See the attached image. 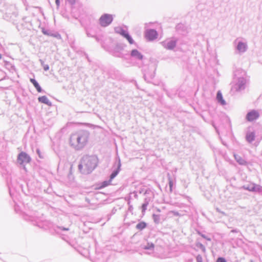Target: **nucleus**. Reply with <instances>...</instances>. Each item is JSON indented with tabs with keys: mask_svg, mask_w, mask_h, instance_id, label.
I'll return each mask as SVG.
<instances>
[{
	"mask_svg": "<svg viewBox=\"0 0 262 262\" xmlns=\"http://www.w3.org/2000/svg\"><path fill=\"white\" fill-rule=\"evenodd\" d=\"M124 46L122 44H117L115 47V49L120 51H122L124 49Z\"/></svg>",
	"mask_w": 262,
	"mask_h": 262,
	"instance_id": "nucleus-34",
	"label": "nucleus"
},
{
	"mask_svg": "<svg viewBox=\"0 0 262 262\" xmlns=\"http://www.w3.org/2000/svg\"><path fill=\"white\" fill-rule=\"evenodd\" d=\"M238 231L237 229H233L231 231V232H237Z\"/></svg>",
	"mask_w": 262,
	"mask_h": 262,
	"instance_id": "nucleus-46",
	"label": "nucleus"
},
{
	"mask_svg": "<svg viewBox=\"0 0 262 262\" xmlns=\"http://www.w3.org/2000/svg\"><path fill=\"white\" fill-rule=\"evenodd\" d=\"M133 209V207L132 206H130L128 208V210L131 211Z\"/></svg>",
	"mask_w": 262,
	"mask_h": 262,
	"instance_id": "nucleus-47",
	"label": "nucleus"
},
{
	"mask_svg": "<svg viewBox=\"0 0 262 262\" xmlns=\"http://www.w3.org/2000/svg\"><path fill=\"white\" fill-rule=\"evenodd\" d=\"M199 234L201 235V236L202 237H203L204 238L206 239V240L209 241H211L210 238L207 237L205 234H201V233H199Z\"/></svg>",
	"mask_w": 262,
	"mask_h": 262,
	"instance_id": "nucleus-40",
	"label": "nucleus"
},
{
	"mask_svg": "<svg viewBox=\"0 0 262 262\" xmlns=\"http://www.w3.org/2000/svg\"><path fill=\"white\" fill-rule=\"evenodd\" d=\"M195 245L198 248L200 249L203 253H205L206 252V250L205 246L199 241L198 238L196 239Z\"/></svg>",
	"mask_w": 262,
	"mask_h": 262,
	"instance_id": "nucleus-19",
	"label": "nucleus"
},
{
	"mask_svg": "<svg viewBox=\"0 0 262 262\" xmlns=\"http://www.w3.org/2000/svg\"><path fill=\"white\" fill-rule=\"evenodd\" d=\"M150 199L149 198H145L144 201V203L142 205V212L144 213L147 209V206L149 204Z\"/></svg>",
	"mask_w": 262,
	"mask_h": 262,
	"instance_id": "nucleus-22",
	"label": "nucleus"
},
{
	"mask_svg": "<svg viewBox=\"0 0 262 262\" xmlns=\"http://www.w3.org/2000/svg\"><path fill=\"white\" fill-rule=\"evenodd\" d=\"M31 158L30 156L25 152H20L17 156L18 163L20 165H24L25 163L30 162Z\"/></svg>",
	"mask_w": 262,
	"mask_h": 262,
	"instance_id": "nucleus-6",
	"label": "nucleus"
},
{
	"mask_svg": "<svg viewBox=\"0 0 262 262\" xmlns=\"http://www.w3.org/2000/svg\"><path fill=\"white\" fill-rule=\"evenodd\" d=\"M69 4L73 5L75 3V0H67Z\"/></svg>",
	"mask_w": 262,
	"mask_h": 262,
	"instance_id": "nucleus-42",
	"label": "nucleus"
},
{
	"mask_svg": "<svg viewBox=\"0 0 262 262\" xmlns=\"http://www.w3.org/2000/svg\"><path fill=\"white\" fill-rule=\"evenodd\" d=\"M236 48L239 52L244 53L247 51L248 47L246 43L239 41Z\"/></svg>",
	"mask_w": 262,
	"mask_h": 262,
	"instance_id": "nucleus-13",
	"label": "nucleus"
},
{
	"mask_svg": "<svg viewBox=\"0 0 262 262\" xmlns=\"http://www.w3.org/2000/svg\"><path fill=\"white\" fill-rule=\"evenodd\" d=\"M150 193H151V190L150 188H148L146 190H145V191L144 192V195H148Z\"/></svg>",
	"mask_w": 262,
	"mask_h": 262,
	"instance_id": "nucleus-38",
	"label": "nucleus"
},
{
	"mask_svg": "<svg viewBox=\"0 0 262 262\" xmlns=\"http://www.w3.org/2000/svg\"><path fill=\"white\" fill-rule=\"evenodd\" d=\"M25 220H30V221H33L34 220L33 219H32V218L30 219V217L29 219H27V217H26Z\"/></svg>",
	"mask_w": 262,
	"mask_h": 262,
	"instance_id": "nucleus-48",
	"label": "nucleus"
},
{
	"mask_svg": "<svg viewBox=\"0 0 262 262\" xmlns=\"http://www.w3.org/2000/svg\"><path fill=\"white\" fill-rule=\"evenodd\" d=\"M85 32H86V35L88 37H96V35L95 34H92L90 31L89 30V28H86L85 29Z\"/></svg>",
	"mask_w": 262,
	"mask_h": 262,
	"instance_id": "nucleus-33",
	"label": "nucleus"
},
{
	"mask_svg": "<svg viewBox=\"0 0 262 262\" xmlns=\"http://www.w3.org/2000/svg\"><path fill=\"white\" fill-rule=\"evenodd\" d=\"M152 219L156 224H159L160 222V215L159 214H153Z\"/></svg>",
	"mask_w": 262,
	"mask_h": 262,
	"instance_id": "nucleus-28",
	"label": "nucleus"
},
{
	"mask_svg": "<svg viewBox=\"0 0 262 262\" xmlns=\"http://www.w3.org/2000/svg\"><path fill=\"white\" fill-rule=\"evenodd\" d=\"M113 55L115 57H120V58H123L124 56L123 54L121 52V51L117 50L115 49H114V50L113 52Z\"/></svg>",
	"mask_w": 262,
	"mask_h": 262,
	"instance_id": "nucleus-27",
	"label": "nucleus"
},
{
	"mask_svg": "<svg viewBox=\"0 0 262 262\" xmlns=\"http://www.w3.org/2000/svg\"><path fill=\"white\" fill-rule=\"evenodd\" d=\"M216 99L222 105H224L226 104V101L223 99L222 94L220 92L217 93Z\"/></svg>",
	"mask_w": 262,
	"mask_h": 262,
	"instance_id": "nucleus-20",
	"label": "nucleus"
},
{
	"mask_svg": "<svg viewBox=\"0 0 262 262\" xmlns=\"http://www.w3.org/2000/svg\"><path fill=\"white\" fill-rule=\"evenodd\" d=\"M130 57L137 60L142 61L143 59V55L137 49H133L130 51Z\"/></svg>",
	"mask_w": 262,
	"mask_h": 262,
	"instance_id": "nucleus-10",
	"label": "nucleus"
},
{
	"mask_svg": "<svg viewBox=\"0 0 262 262\" xmlns=\"http://www.w3.org/2000/svg\"><path fill=\"white\" fill-rule=\"evenodd\" d=\"M111 182H112V181H110V179H109V180H108V181H103L102 183L101 187H105L107 186L108 185H109L110 184Z\"/></svg>",
	"mask_w": 262,
	"mask_h": 262,
	"instance_id": "nucleus-35",
	"label": "nucleus"
},
{
	"mask_svg": "<svg viewBox=\"0 0 262 262\" xmlns=\"http://www.w3.org/2000/svg\"><path fill=\"white\" fill-rule=\"evenodd\" d=\"M155 69L154 67H145L143 69L144 78L145 81L150 82L155 77Z\"/></svg>",
	"mask_w": 262,
	"mask_h": 262,
	"instance_id": "nucleus-4",
	"label": "nucleus"
},
{
	"mask_svg": "<svg viewBox=\"0 0 262 262\" xmlns=\"http://www.w3.org/2000/svg\"><path fill=\"white\" fill-rule=\"evenodd\" d=\"M216 210L218 211V212H220L219 209L218 208L216 209Z\"/></svg>",
	"mask_w": 262,
	"mask_h": 262,
	"instance_id": "nucleus-52",
	"label": "nucleus"
},
{
	"mask_svg": "<svg viewBox=\"0 0 262 262\" xmlns=\"http://www.w3.org/2000/svg\"><path fill=\"white\" fill-rule=\"evenodd\" d=\"M55 3L57 6V7L58 8L60 6V1L59 0H55Z\"/></svg>",
	"mask_w": 262,
	"mask_h": 262,
	"instance_id": "nucleus-43",
	"label": "nucleus"
},
{
	"mask_svg": "<svg viewBox=\"0 0 262 262\" xmlns=\"http://www.w3.org/2000/svg\"><path fill=\"white\" fill-rule=\"evenodd\" d=\"M120 167L121 162L119 160L118 163L117 164V167L113 170L110 176V181H112L118 174L119 171H120Z\"/></svg>",
	"mask_w": 262,
	"mask_h": 262,
	"instance_id": "nucleus-12",
	"label": "nucleus"
},
{
	"mask_svg": "<svg viewBox=\"0 0 262 262\" xmlns=\"http://www.w3.org/2000/svg\"><path fill=\"white\" fill-rule=\"evenodd\" d=\"M30 81L33 84L38 92L41 93L42 92V90L41 86L35 79L30 78Z\"/></svg>",
	"mask_w": 262,
	"mask_h": 262,
	"instance_id": "nucleus-17",
	"label": "nucleus"
},
{
	"mask_svg": "<svg viewBox=\"0 0 262 262\" xmlns=\"http://www.w3.org/2000/svg\"><path fill=\"white\" fill-rule=\"evenodd\" d=\"M146 227L147 224L145 222L142 221L137 224L136 228L137 229L141 231L145 229Z\"/></svg>",
	"mask_w": 262,
	"mask_h": 262,
	"instance_id": "nucleus-21",
	"label": "nucleus"
},
{
	"mask_svg": "<svg viewBox=\"0 0 262 262\" xmlns=\"http://www.w3.org/2000/svg\"><path fill=\"white\" fill-rule=\"evenodd\" d=\"M155 245L152 243H147V245L143 247V249L145 250H149L153 251L154 249Z\"/></svg>",
	"mask_w": 262,
	"mask_h": 262,
	"instance_id": "nucleus-26",
	"label": "nucleus"
},
{
	"mask_svg": "<svg viewBox=\"0 0 262 262\" xmlns=\"http://www.w3.org/2000/svg\"><path fill=\"white\" fill-rule=\"evenodd\" d=\"M24 169L25 170V171H27L26 170V168L25 167V166L24 165Z\"/></svg>",
	"mask_w": 262,
	"mask_h": 262,
	"instance_id": "nucleus-50",
	"label": "nucleus"
},
{
	"mask_svg": "<svg viewBox=\"0 0 262 262\" xmlns=\"http://www.w3.org/2000/svg\"><path fill=\"white\" fill-rule=\"evenodd\" d=\"M216 262H227V261L225 258L220 257L217 258Z\"/></svg>",
	"mask_w": 262,
	"mask_h": 262,
	"instance_id": "nucleus-36",
	"label": "nucleus"
},
{
	"mask_svg": "<svg viewBox=\"0 0 262 262\" xmlns=\"http://www.w3.org/2000/svg\"><path fill=\"white\" fill-rule=\"evenodd\" d=\"M115 31L116 33L120 34L123 37H124L128 33V31L127 30H124L121 27H115Z\"/></svg>",
	"mask_w": 262,
	"mask_h": 262,
	"instance_id": "nucleus-16",
	"label": "nucleus"
},
{
	"mask_svg": "<svg viewBox=\"0 0 262 262\" xmlns=\"http://www.w3.org/2000/svg\"><path fill=\"white\" fill-rule=\"evenodd\" d=\"M234 158L236 161L241 165H246L247 164V162L242 157L240 156L234 154Z\"/></svg>",
	"mask_w": 262,
	"mask_h": 262,
	"instance_id": "nucleus-15",
	"label": "nucleus"
},
{
	"mask_svg": "<svg viewBox=\"0 0 262 262\" xmlns=\"http://www.w3.org/2000/svg\"><path fill=\"white\" fill-rule=\"evenodd\" d=\"M184 28H185V26L183 24H179L176 26V29L178 32H181V31L183 30Z\"/></svg>",
	"mask_w": 262,
	"mask_h": 262,
	"instance_id": "nucleus-31",
	"label": "nucleus"
},
{
	"mask_svg": "<svg viewBox=\"0 0 262 262\" xmlns=\"http://www.w3.org/2000/svg\"><path fill=\"white\" fill-rule=\"evenodd\" d=\"M90 133L88 130H79L71 135L70 144L76 150H81L86 145Z\"/></svg>",
	"mask_w": 262,
	"mask_h": 262,
	"instance_id": "nucleus-1",
	"label": "nucleus"
},
{
	"mask_svg": "<svg viewBox=\"0 0 262 262\" xmlns=\"http://www.w3.org/2000/svg\"><path fill=\"white\" fill-rule=\"evenodd\" d=\"M177 40L175 38L166 39L162 42L161 44L164 48L167 50H173L176 46Z\"/></svg>",
	"mask_w": 262,
	"mask_h": 262,
	"instance_id": "nucleus-7",
	"label": "nucleus"
},
{
	"mask_svg": "<svg viewBox=\"0 0 262 262\" xmlns=\"http://www.w3.org/2000/svg\"><path fill=\"white\" fill-rule=\"evenodd\" d=\"M38 100L39 102L46 104L48 106H51L52 105V102L48 99L47 97L46 96H42L38 97Z\"/></svg>",
	"mask_w": 262,
	"mask_h": 262,
	"instance_id": "nucleus-14",
	"label": "nucleus"
},
{
	"mask_svg": "<svg viewBox=\"0 0 262 262\" xmlns=\"http://www.w3.org/2000/svg\"><path fill=\"white\" fill-rule=\"evenodd\" d=\"M123 37L126 38L130 45L134 44L136 45V42H135L132 36L129 34L128 32Z\"/></svg>",
	"mask_w": 262,
	"mask_h": 262,
	"instance_id": "nucleus-24",
	"label": "nucleus"
},
{
	"mask_svg": "<svg viewBox=\"0 0 262 262\" xmlns=\"http://www.w3.org/2000/svg\"><path fill=\"white\" fill-rule=\"evenodd\" d=\"M259 116V114L258 112L253 110L247 113L246 118L248 121L251 122L258 119Z\"/></svg>",
	"mask_w": 262,
	"mask_h": 262,
	"instance_id": "nucleus-9",
	"label": "nucleus"
},
{
	"mask_svg": "<svg viewBox=\"0 0 262 262\" xmlns=\"http://www.w3.org/2000/svg\"><path fill=\"white\" fill-rule=\"evenodd\" d=\"M247 82L246 79L243 77H238L237 82L232 86V91L240 92L245 90Z\"/></svg>",
	"mask_w": 262,
	"mask_h": 262,
	"instance_id": "nucleus-5",
	"label": "nucleus"
},
{
	"mask_svg": "<svg viewBox=\"0 0 262 262\" xmlns=\"http://www.w3.org/2000/svg\"><path fill=\"white\" fill-rule=\"evenodd\" d=\"M254 190L252 192H261L262 191V187L259 185H257L254 183L253 187Z\"/></svg>",
	"mask_w": 262,
	"mask_h": 262,
	"instance_id": "nucleus-30",
	"label": "nucleus"
},
{
	"mask_svg": "<svg viewBox=\"0 0 262 262\" xmlns=\"http://www.w3.org/2000/svg\"><path fill=\"white\" fill-rule=\"evenodd\" d=\"M251 262H253V261H252V260H251Z\"/></svg>",
	"mask_w": 262,
	"mask_h": 262,
	"instance_id": "nucleus-53",
	"label": "nucleus"
},
{
	"mask_svg": "<svg viewBox=\"0 0 262 262\" xmlns=\"http://www.w3.org/2000/svg\"><path fill=\"white\" fill-rule=\"evenodd\" d=\"M37 154H38V155L39 157L40 158H42V157L40 156V151H39V150L38 149H37Z\"/></svg>",
	"mask_w": 262,
	"mask_h": 262,
	"instance_id": "nucleus-45",
	"label": "nucleus"
},
{
	"mask_svg": "<svg viewBox=\"0 0 262 262\" xmlns=\"http://www.w3.org/2000/svg\"><path fill=\"white\" fill-rule=\"evenodd\" d=\"M130 195H134V197L136 199H137L138 198V195H137V192L136 191H134V192H131L130 193Z\"/></svg>",
	"mask_w": 262,
	"mask_h": 262,
	"instance_id": "nucleus-41",
	"label": "nucleus"
},
{
	"mask_svg": "<svg viewBox=\"0 0 262 262\" xmlns=\"http://www.w3.org/2000/svg\"><path fill=\"white\" fill-rule=\"evenodd\" d=\"M145 191V190L144 188H140L139 190H138V192L139 193H144Z\"/></svg>",
	"mask_w": 262,
	"mask_h": 262,
	"instance_id": "nucleus-44",
	"label": "nucleus"
},
{
	"mask_svg": "<svg viewBox=\"0 0 262 262\" xmlns=\"http://www.w3.org/2000/svg\"><path fill=\"white\" fill-rule=\"evenodd\" d=\"M2 55L0 54V59L2 58Z\"/></svg>",
	"mask_w": 262,
	"mask_h": 262,
	"instance_id": "nucleus-51",
	"label": "nucleus"
},
{
	"mask_svg": "<svg viewBox=\"0 0 262 262\" xmlns=\"http://www.w3.org/2000/svg\"><path fill=\"white\" fill-rule=\"evenodd\" d=\"M42 32L44 35H46L49 36H52L57 39H61V35L58 32H53L52 31L46 29L45 28L42 29Z\"/></svg>",
	"mask_w": 262,
	"mask_h": 262,
	"instance_id": "nucleus-11",
	"label": "nucleus"
},
{
	"mask_svg": "<svg viewBox=\"0 0 262 262\" xmlns=\"http://www.w3.org/2000/svg\"><path fill=\"white\" fill-rule=\"evenodd\" d=\"M168 184L169 186L170 192H171L172 191L173 182L172 179L170 177L168 178Z\"/></svg>",
	"mask_w": 262,
	"mask_h": 262,
	"instance_id": "nucleus-32",
	"label": "nucleus"
},
{
	"mask_svg": "<svg viewBox=\"0 0 262 262\" xmlns=\"http://www.w3.org/2000/svg\"><path fill=\"white\" fill-rule=\"evenodd\" d=\"M55 231L57 233H61L62 231H66L69 230V228H65L60 226H56L54 228Z\"/></svg>",
	"mask_w": 262,
	"mask_h": 262,
	"instance_id": "nucleus-23",
	"label": "nucleus"
},
{
	"mask_svg": "<svg viewBox=\"0 0 262 262\" xmlns=\"http://www.w3.org/2000/svg\"><path fill=\"white\" fill-rule=\"evenodd\" d=\"M145 36L146 39L149 41H152L156 39L158 37V33L155 29H147L145 33Z\"/></svg>",
	"mask_w": 262,
	"mask_h": 262,
	"instance_id": "nucleus-8",
	"label": "nucleus"
},
{
	"mask_svg": "<svg viewBox=\"0 0 262 262\" xmlns=\"http://www.w3.org/2000/svg\"><path fill=\"white\" fill-rule=\"evenodd\" d=\"M41 66L42 67L43 70L46 71L49 70V66L47 64H45V62L41 59L39 60Z\"/></svg>",
	"mask_w": 262,
	"mask_h": 262,
	"instance_id": "nucleus-29",
	"label": "nucleus"
},
{
	"mask_svg": "<svg viewBox=\"0 0 262 262\" xmlns=\"http://www.w3.org/2000/svg\"><path fill=\"white\" fill-rule=\"evenodd\" d=\"M113 19L114 17L113 15L104 13L99 18V23L101 27H106L111 24Z\"/></svg>",
	"mask_w": 262,
	"mask_h": 262,
	"instance_id": "nucleus-3",
	"label": "nucleus"
},
{
	"mask_svg": "<svg viewBox=\"0 0 262 262\" xmlns=\"http://www.w3.org/2000/svg\"><path fill=\"white\" fill-rule=\"evenodd\" d=\"M197 262H203L202 257L200 255H198L196 257Z\"/></svg>",
	"mask_w": 262,
	"mask_h": 262,
	"instance_id": "nucleus-37",
	"label": "nucleus"
},
{
	"mask_svg": "<svg viewBox=\"0 0 262 262\" xmlns=\"http://www.w3.org/2000/svg\"><path fill=\"white\" fill-rule=\"evenodd\" d=\"M253 185H254V183L248 184L244 185L243 186V188L245 190H247L252 192L253 190H254V187H253Z\"/></svg>",
	"mask_w": 262,
	"mask_h": 262,
	"instance_id": "nucleus-25",
	"label": "nucleus"
},
{
	"mask_svg": "<svg viewBox=\"0 0 262 262\" xmlns=\"http://www.w3.org/2000/svg\"><path fill=\"white\" fill-rule=\"evenodd\" d=\"M94 38H95L97 41H99L98 37L97 36H96V37H94Z\"/></svg>",
	"mask_w": 262,
	"mask_h": 262,
	"instance_id": "nucleus-49",
	"label": "nucleus"
},
{
	"mask_svg": "<svg viewBox=\"0 0 262 262\" xmlns=\"http://www.w3.org/2000/svg\"><path fill=\"white\" fill-rule=\"evenodd\" d=\"M255 133L254 132L248 133L246 136V140L249 143H252L255 140Z\"/></svg>",
	"mask_w": 262,
	"mask_h": 262,
	"instance_id": "nucleus-18",
	"label": "nucleus"
},
{
	"mask_svg": "<svg viewBox=\"0 0 262 262\" xmlns=\"http://www.w3.org/2000/svg\"><path fill=\"white\" fill-rule=\"evenodd\" d=\"M98 162V158L96 155H84L78 165V169L82 174H90L97 167Z\"/></svg>",
	"mask_w": 262,
	"mask_h": 262,
	"instance_id": "nucleus-2",
	"label": "nucleus"
},
{
	"mask_svg": "<svg viewBox=\"0 0 262 262\" xmlns=\"http://www.w3.org/2000/svg\"><path fill=\"white\" fill-rule=\"evenodd\" d=\"M171 213L174 216H180L181 214L179 213V212L178 211H171Z\"/></svg>",
	"mask_w": 262,
	"mask_h": 262,
	"instance_id": "nucleus-39",
	"label": "nucleus"
}]
</instances>
